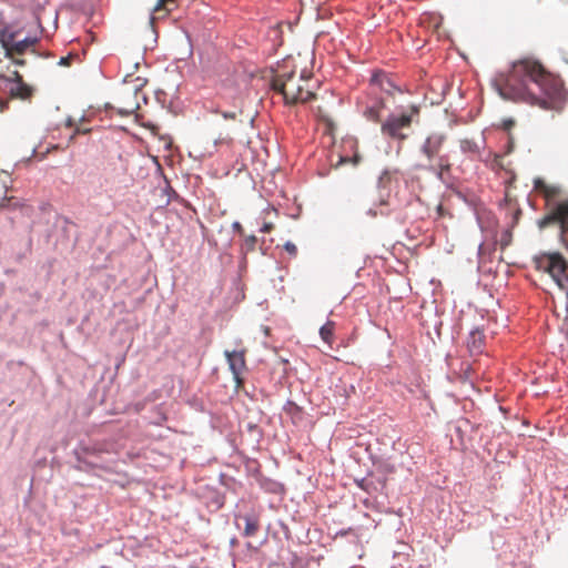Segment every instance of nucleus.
Returning <instances> with one entry per match:
<instances>
[{
  "mask_svg": "<svg viewBox=\"0 0 568 568\" xmlns=\"http://www.w3.org/2000/svg\"><path fill=\"white\" fill-rule=\"evenodd\" d=\"M168 2H173V0H159L158 3L154 6L152 16H151V22H154L156 19H161L165 16H168L172 10L173 7H168Z\"/></svg>",
  "mask_w": 568,
  "mask_h": 568,
  "instance_id": "13",
  "label": "nucleus"
},
{
  "mask_svg": "<svg viewBox=\"0 0 568 568\" xmlns=\"http://www.w3.org/2000/svg\"><path fill=\"white\" fill-rule=\"evenodd\" d=\"M513 125H514V121H513V120H506V121L504 122V126H505L506 129H509V128H511Z\"/></svg>",
  "mask_w": 568,
  "mask_h": 568,
  "instance_id": "30",
  "label": "nucleus"
},
{
  "mask_svg": "<svg viewBox=\"0 0 568 568\" xmlns=\"http://www.w3.org/2000/svg\"><path fill=\"white\" fill-rule=\"evenodd\" d=\"M168 7H173V9H174L176 7L175 0H173V2H168Z\"/></svg>",
  "mask_w": 568,
  "mask_h": 568,
  "instance_id": "32",
  "label": "nucleus"
},
{
  "mask_svg": "<svg viewBox=\"0 0 568 568\" xmlns=\"http://www.w3.org/2000/svg\"><path fill=\"white\" fill-rule=\"evenodd\" d=\"M273 229H274L273 223H271V222H265V223L263 224V226L261 227V232H263V233H270Z\"/></svg>",
  "mask_w": 568,
  "mask_h": 568,
  "instance_id": "24",
  "label": "nucleus"
},
{
  "mask_svg": "<svg viewBox=\"0 0 568 568\" xmlns=\"http://www.w3.org/2000/svg\"><path fill=\"white\" fill-rule=\"evenodd\" d=\"M550 225L559 226V241L568 248V199L549 206L547 214L538 222L540 229Z\"/></svg>",
  "mask_w": 568,
  "mask_h": 568,
  "instance_id": "5",
  "label": "nucleus"
},
{
  "mask_svg": "<svg viewBox=\"0 0 568 568\" xmlns=\"http://www.w3.org/2000/svg\"><path fill=\"white\" fill-rule=\"evenodd\" d=\"M232 227H233V230H234V231H236L240 235H244V230H243V227H242V225H241V223H240V222H234V223L232 224Z\"/></svg>",
  "mask_w": 568,
  "mask_h": 568,
  "instance_id": "25",
  "label": "nucleus"
},
{
  "mask_svg": "<svg viewBox=\"0 0 568 568\" xmlns=\"http://www.w3.org/2000/svg\"><path fill=\"white\" fill-rule=\"evenodd\" d=\"M445 142V134L433 132L426 136L419 149L427 162L423 168L437 175L442 181L450 170L449 156L443 153Z\"/></svg>",
  "mask_w": 568,
  "mask_h": 568,
  "instance_id": "3",
  "label": "nucleus"
},
{
  "mask_svg": "<svg viewBox=\"0 0 568 568\" xmlns=\"http://www.w3.org/2000/svg\"><path fill=\"white\" fill-rule=\"evenodd\" d=\"M17 31H4L0 37V42L4 49L6 58H13V55L23 54L29 48L38 43L36 37H27L23 40L17 41Z\"/></svg>",
  "mask_w": 568,
  "mask_h": 568,
  "instance_id": "7",
  "label": "nucleus"
},
{
  "mask_svg": "<svg viewBox=\"0 0 568 568\" xmlns=\"http://www.w3.org/2000/svg\"><path fill=\"white\" fill-rule=\"evenodd\" d=\"M560 193V189L556 185H548L546 187V191L544 192V197L547 202V205L549 206V203L551 200H554L556 196H558Z\"/></svg>",
  "mask_w": 568,
  "mask_h": 568,
  "instance_id": "17",
  "label": "nucleus"
},
{
  "mask_svg": "<svg viewBox=\"0 0 568 568\" xmlns=\"http://www.w3.org/2000/svg\"><path fill=\"white\" fill-rule=\"evenodd\" d=\"M548 186V184L540 178H537L534 180V189L535 191L537 192H540L541 194H544V192L546 191V187Z\"/></svg>",
  "mask_w": 568,
  "mask_h": 568,
  "instance_id": "20",
  "label": "nucleus"
},
{
  "mask_svg": "<svg viewBox=\"0 0 568 568\" xmlns=\"http://www.w3.org/2000/svg\"><path fill=\"white\" fill-rule=\"evenodd\" d=\"M348 161H351V159H348V158H341L339 163H346Z\"/></svg>",
  "mask_w": 568,
  "mask_h": 568,
  "instance_id": "31",
  "label": "nucleus"
},
{
  "mask_svg": "<svg viewBox=\"0 0 568 568\" xmlns=\"http://www.w3.org/2000/svg\"><path fill=\"white\" fill-rule=\"evenodd\" d=\"M244 520H245V528H244L243 535L245 537L255 536L260 529L258 519L251 517V516H245Z\"/></svg>",
  "mask_w": 568,
  "mask_h": 568,
  "instance_id": "14",
  "label": "nucleus"
},
{
  "mask_svg": "<svg viewBox=\"0 0 568 568\" xmlns=\"http://www.w3.org/2000/svg\"><path fill=\"white\" fill-rule=\"evenodd\" d=\"M311 80L304 72H280L272 80V88L283 95L286 104L306 103L315 99Z\"/></svg>",
  "mask_w": 568,
  "mask_h": 568,
  "instance_id": "2",
  "label": "nucleus"
},
{
  "mask_svg": "<svg viewBox=\"0 0 568 568\" xmlns=\"http://www.w3.org/2000/svg\"><path fill=\"white\" fill-rule=\"evenodd\" d=\"M10 59H11V60H12V62H13L14 64H17V65L22 67V65H24V64H26V60L18 58V55H13V58H10Z\"/></svg>",
  "mask_w": 568,
  "mask_h": 568,
  "instance_id": "26",
  "label": "nucleus"
},
{
  "mask_svg": "<svg viewBox=\"0 0 568 568\" xmlns=\"http://www.w3.org/2000/svg\"><path fill=\"white\" fill-rule=\"evenodd\" d=\"M33 90L24 82L16 83L10 88V97L13 99L27 100L32 97Z\"/></svg>",
  "mask_w": 568,
  "mask_h": 568,
  "instance_id": "12",
  "label": "nucleus"
},
{
  "mask_svg": "<svg viewBox=\"0 0 568 568\" xmlns=\"http://www.w3.org/2000/svg\"><path fill=\"white\" fill-rule=\"evenodd\" d=\"M395 85L388 78V75L382 71L373 73L369 83V93L376 95L379 91L387 94H392L395 90Z\"/></svg>",
  "mask_w": 568,
  "mask_h": 568,
  "instance_id": "9",
  "label": "nucleus"
},
{
  "mask_svg": "<svg viewBox=\"0 0 568 568\" xmlns=\"http://www.w3.org/2000/svg\"><path fill=\"white\" fill-rule=\"evenodd\" d=\"M334 329H335V323L333 321L326 322L321 328H320V335L322 339L327 343L332 344L333 336H334Z\"/></svg>",
  "mask_w": 568,
  "mask_h": 568,
  "instance_id": "15",
  "label": "nucleus"
},
{
  "mask_svg": "<svg viewBox=\"0 0 568 568\" xmlns=\"http://www.w3.org/2000/svg\"><path fill=\"white\" fill-rule=\"evenodd\" d=\"M284 250L291 255V256H296L297 254V247L294 243L292 242H286L284 244Z\"/></svg>",
  "mask_w": 568,
  "mask_h": 568,
  "instance_id": "22",
  "label": "nucleus"
},
{
  "mask_svg": "<svg viewBox=\"0 0 568 568\" xmlns=\"http://www.w3.org/2000/svg\"><path fill=\"white\" fill-rule=\"evenodd\" d=\"M419 109L415 105L410 106L409 113H403L400 115L392 114L382 124V132L392 139L404 141L407 134L404 130L409 129L413 122V116L418 115Z\"/></svg>",
  "mask_w": 568,
  "mask_h": 568,
  "instance_id": "6",
  "label": "nucleus"
},
{
  "mask_svg": "<svg viewBox=\"0 0 568 568\" xmlns=\"http://www.w3.org/2000/svg\"><path fill=\"white\" fill-rule=\"evenodd\" d=\"M352 161L354 162V164H357V163H358V156H357V155H355V156L352 159Z\"/></svg>",
  "mask_w": 568,
  "mask_h": 568,
  "instance_id": "33",
  "label": "nucleus"
},
{
  "mask_svg": "<svg viewBox=\"0 0 568 568\" xmlns=\"http://www.w3.org/2000/svg\"><path fill=\"white\" fill-rule=\"evenodd\" d=\"M89 130H81L80 128H77L73 132V134L71 135V139L74 138L75 134H79V133H88Z\"/></svg>",
  "mask_w": 568,
  "mask_h": 568,
  "instance_id": "29",
  "label": "nucleus"
},
{
  "mask_svg": "<svg viewBox=\"0 0 568 568\" xmlns=\"http://www.w3.org/2000/svg\"><path fill=\"white\" fill-rule=\"evenodd\" d=\"M392 179H393V173L390 171H384L378 179V185L384 189L388 187V185L392 182Z\"/></svg>",
  "mask_w": 568,
  "mask_h": 568,
  "instance_id": "18",
  "label": "nucleus"
},
{
  "mask_svg": "<svg viewBox=\"0 0 568 568\" xmlns=\"http://www.w3.org/2000/svg\"><path fill=\"white\" fill-rule=\"evenodd\" d=\"M536 268L548 273L558 287L568 293V262L558 252L541 253L535 258Z\"/></svg>",
  "mask_w": 568,
  "mask_h": 568,
  "instance_id": "4",
  "label": "nucleus"
},
{
  "mask_svg": "<svg viewBox=\"0 0 568 568\" xmlns=\"http://www.w3.org/2000/svg\"><path fill=\"white\" fill-rule=\"evenodd\" d=\"M459 146H460L462 152H464V153L476 154L479 152L478 145L473 140H469V139L460 140Z\"/></svg>",
  "mask_w": 568,
  "mask_h": 568,
  "instance_id": "16",
  "label": "nucleus"
},
{
  "mask_svg": "<svg viewBox=\"0 0 568 568\" xmlns=\"http://www.w3.org/2000/svg\"><path fill=\"white\" fill-rule=\"evenodd\" d=\"M222 115L224 119H230V120H234L236 116V114L234 112H231V113L223 112Z\"/></svg>",
  "mask_w": 568,
  "mask_h": 568,
  "instance_id": "27",
  "label": "nucleus"
},
{
  "mask_svg": "<svg viewBox=\"0 0 568 568\" xmlns=\"http://www.w3.org/2000/svg\"><path fill=\"white\" fill-rule=\"evenodd\" d=\"M245 354H246L245 348H243L241 351H225L224 352L229 367L233 374V378H234L236 388L243 387V384H244L242 374L246 371Z\"/></svg>",
  "mask_w": 568,
  "mask_h": 568,
  "instance_id": "8",
  "label": "nucleus"
},
{
  "mask_svg": "<svg viewBox=\"0 0 568 568\" xmlns=\"http://www.w3.org/2000/svg\"><path fill=\"white\" fill-rule=\"evenodd\" d=\"M384 106L385 103L383 99L375 98L372 102L366 104L365 109L363 110V114L367 120L378 122Z\"/></svg>",
  "mask_w": 568,
  "mask_h": 568,
  "instance_id": "11",
  "label": "nucleus"
},
{
  "mask_svg": "<svg viewBox=\"0 0 568 568\" xmlns=\"http://www.w3.org/2000/svg\"><path fill=\"white\" fill-rule=\"evenodd\" d=\"M257 239L255 235H248L244 240V246L247 251H254Z\"/></svg>",
  "mask_w": 568,
  "mask_h": 568,
  "instance_id": "19",
  "label": "nucleus"
},
{
  "mask_svg": "<svg viewBox=\"0 0 568 568\" xmlns=\"http://www.w3.org/2000/svg\"><path fill=\"white\" fill-rule=\"evenodd\" d=\"M485 344V334L479 328L473 329L467 338V348L471 355L480 354Z\"/></svg>",
  "mask_w": 568,
  "mask_h": 568,
  "instance_id": "10",
  "label": "nucleus"
},
{
  "mask_svg": "<svg viewBox=\"0 0 568 568\" xmlns=\"http://www.w3.org/2000/svg\"><path fill=\"white\" fill-rule=\"evenodd\" d=\"M493 84L503 99L542 110L559 112L568 101L564 81L529 58L514 62L508 72L498 73Z\"/></svg>",
  "mask_w": 568,
  "mask_h": 568,
  "instance_id": "1",
  "label": "nucleus"
},
{
  "mask_svg": "<svg viewBox=\"0 0 568 568\" xmlns=\"http://www.w3.org/2000/svg\"><path fill=\"white\" fill-rule=\"evenodd\" d=\"M61 63H67V60L64 58L61 59Z\"/></svg>",
  "mask_w": 568,
  "mask_h": 568,
  "instance_id": "34",
  "label": "nucleus"
},
{
  "mask_svg": "<svg viewBox=\"0 0 568 568\" xmlns=\"http://www.w3.org/2000/svg\"><path fill=\"white\" fill-rule=\"evenodd\" d=\"M9 102L4 100H0V111H4L8 109Z\"/></svg>",
  "mask_w": 568,
  "mask_h": 568,
  "instance_id": "28",
  "label": "nucleus"
},
{
  "mask_svg": "<svg viewBox=\"0 0 568 568\" xmlns=\"http://www.w3.org/2000/svg\"><path fill=\"white\" fill-rule=\"evenodd\" d=\"M510 240H511V234L509 232L504 233L500 239V246L503 248L506 247L507 245H509Z\"/></svg>",
  "mask_w": 568,
  "mask_h": 568,
  "instance_id": "23",
  "label": "nucleus"
},
{
  "mask_svg": "<svg viewBox=\"0 0 568 568\" xmlns=\"http://www.w3.org/2000/svg\"><path fill=\"white\" fill-rule=\"evenodd\" d=\"M0 78L8 82H13L14 84L23 82L22 75L18 71H13L12 75L10 78H6V77H1V75H0Z\"/></svg>",
  "mask_w": 568,
  "mask_h": 568,
  "instance_id": "21",
  "label": "nucleus"
}]
</instances>
